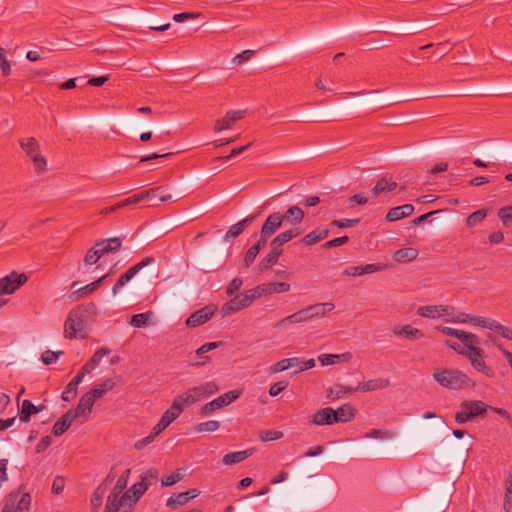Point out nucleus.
I'll return each mask as SVG.
<instances>
[{
    "instance_id": "3c124183",
    "label": "nucleus",
    "mask_w": 512,
    "mask_h": 512,
    "mask_svg": "<svg viewBox=\"0 0 512 512\" xmlns=\"http://www.w3.org/2000/svg\"><path fill=\"white\" fill-rule=\"evenodd\" d=\"M130 474H131V470L125 469L122 472V474L118 477L112 491H115L118 493H124L125 492L124 490L126 489L128 481H129Z\"/></svg>"
},
{
    "instance_id": "f03ea898",
    "label": "nucleus",
    "mask_w": 512,
    "mask_h": 512,
    "mask_svg": "<svg viewBox=\"0 0 512 512\" xmlns=\"http://www.w3.org/2000/svg\"><path fill=\"white\" fill-rule=\"evenodd\" d=\"M96 305L88 303L73 308L69 311L64 323V334L67 338L82 337L85 330V317L88 314L96 313Z\"/></svg>"
},
{
    "instance_id": "0e129e2a",
    "label": "nucleus",
    "mask_w": 512,
    "mask_h": 512,
    "mask_svg": "<svg viewBox=\"0 0 512 512\" xmlns=\"http://www.w3.org/2000/svg\"><path fill=\"white\" fill-rule=\"evenodd\" d=\"M259 252H260L259 245H253L247 250L245 257H244L245 267L248 268L254 262L257 255L259 254Z\"/></svg>"
},
{
    "instance_id": "9d476101",
    "label": "nucleus",
    "mask_w": 512,
    "mask_h": 512,
    "mask_svg": "<svg viewBox=\"0 0 512 512\" xmlns=\"http://www.w3.org/2000/svg\"><path fill=\"white\" fill-rule=\"evenodd\" d=\"M28 280L25 273L11 272L0 279V296L10 295L17 291Z\"/></svg>"
},
{
    "instance_id": "423d86ee",
    "label": "nucleus",
    "mask_w": 512,
    "mask_h": 512,
    "mask_svg": "<svg viewBox=\"0 0 512 512\" xmlns=\"http://www.w3.org/2000/svg\"><path fill=\"white\" fill-rule=\"evenodd\" d=\"M31 495L21 488L10 492L1 512H29Z\"/></svg>"
},
{
    "instance_id": "f257e3e1",
    "label": "nucleus",
    "mask_w": 512,
    "mask_h": 512,
    "mask_svg": "<svg viewBox=\"0 0 512 512\" xmlns=\"http://www.w3.org/2000/svg\"><path fill=\"white\" fill-rule=\"evenodd\" d=\"M445 344L458 354L466 357L477 372L482 373L488 378L494 377V369L490 367L484 359L485 351L480 347L481 339L479 336L476 337V343L473 342L466 348H462L459 344L449 340H447Z\"/></svg>"
},
{
    "instance_id": "13d9d810",
    "label": "nucleus",
    "mask_w": 512,
    "mask_h": 512,
    "mask_svg": "<svg viewBox=\"0 0 512 512\" xmlns=\"http://www.w3.org/2000/svg\"><path fill=\"white\" fill-rule=\"evenodd\" d=\"M105 495V488L103 486H98L91 495V505L94 509H97L101 506L103 497Z\"/></svg>"
},
{
    "instance_id": "20e7f679",
    "label": "nucleus",
    "mask_w": 512,
    "mask_h": 512,
    "mask_svg": "<svg viewBox=\"0 0 512 512\" xmlns=\"http://www.w3.org/2000/svg\"><path fill=\"white\" fill-rule=\"evenodd\" d=\"M218 390V385L214 381H209L188 389L184 393L176 396L174 400L179 403L182 409H184V407L191 406L202 399L215 394Z\"/></svg>"
},
{
    "instance_id": "4468645a",
    "label": "nucleus",
    "mask_w": 512,
    "mask_h": 512,
    "mask_svg": "<svg viewBox=\"0 0 512 512\" xmlns=\"http://www.w3.org/2000/svg\"><path fill=\"white\" fill-rule=\"evenodd\" d=\"M183 409L174 399L171 406L163 413L158 423L153 427L156 434L162 433L182 413Z\"/></svg>"
},
{
    "instance_id": "09e8293b",
    "label": "nucleus",
    "mask_w": 512,
    "mask_h": 512,
    "mask_svg": "<svg viewBox=\"0 0 512 512\" xmlns=\"http://www.w3.org/2000/svg\"><path fill=\"white\" fill-rule=\"evenodd\" d=\"M98 244L103 249L104 254L109 252H117L121 248L120 238H109L98 241Z\"/></svg>"
},
{
    "instance_id": "7ed1b4c3",
    "label": "nucleus",
    "mask_w": 512,
    "mask_h": 512,
    "mask_svg": "<svg viewBox=\"0 0 512 512\" xmlns=\"http://www.w3.org/2000/svg\"><path fill=\"white\" fill-rule=\"evenodd\" d=\"M433 379L445 389L459 390L474 386L471 378L459 369L438 368L433 372Z\"/></svg>"
},
{
    "instance_id": "e433bc0d",
    "label": "nucleus",
    "mask_w": 512,
    "mask_h": 512,
    "mask_svg": "<svg viewBox=\"0 0 512 512\" xmlns=\"http://www.w3.org/2000/svg\"><path fill=\"white\" fill-rule=\"evenodd\" d=\"M329 235V231L327 229H315L308 234H306L302 239L301 243L305 246L314 245L324 239H326Z\"/></svg>"
},
{
    "instance_id": "393cba45",
    "label": "nucleus",
    "mask_w": 512,
    "mask_h": 512,
    "mask_svg": "<svg viewBox=\"0 0 512 512\" xmlns=\"http://www.w3.org/2000/svg\"><path fill=\"white\" fill-rule=\"evenodd\" d=\"M283 223L282 213L273 212L267 216L261 230L264 231V234L272 236L281 228Z\"/></svg>"
},
{
    "instance_id": "c03bdc74",
    "label": "nucleus",
    "mask_w": 512,
    "mask_h": 512,
    "mask_svg": "<svg viewBox=\"0 0 512 512\" xmlns=\"http://www.w3.org/2000/svg\"><path fill=\"white\" fill-rule=\"evenodd\" d=\"M72 423H73L72 419L66 412L53 425L52 433L55 436H61L68 430V428L71 426Z\"/></svg>"
},
{
    "instance_id": "a878e982",
    "label": "nucleus",
    "mask_w": 512,
    "mask_h": 512,
    "mask_svg": "<svg viewBox=\"0 0 512 512\" xmlns=\"http://www.w3.org/2000/svg\"><path fill=\"white\" fill-rule=\"evenodd\" d=\"M352 359L351 352H344L341 354H320L318 356V361L321 366H332L340 363H349Z\"/></svg>"
},
{
    "instance_id": "9b49d317",
    "label": "nucleus",
    "mask_w": 512,
    "mask_h": 512,
    "mask_svg": "<svg viewBox=\"0 0 512 512\" xmlns=\"http://www.w3.org/2000/svg\"><path fill=\"white\" fill-rule=\"evenodd\" d=\"M155 258L146 257L122 274L112 287V294L115 296L119 291L144 267L154 264Z\"/></svg>"
},
{
    "instance_id": "bb28decb",
    "label": "nucleus",
    "mask_w": 512,
    "mask_h": 512,
    "mask_svg": "<svg viewBox=\"0 0 512 512\" xmlns=\"http://www.w3.org/2000/svg\"><path fill=\"white\" fill-rule=\"evenodd\" d=\"M302 233L299 228H290L285 231H282L277 236H275L271 243V247H275L276 249L283 250L282 246L292 239L296 238Z\"/></svg>"
},
{
    "instance_id": "b1692460",
    "label": "nucleus",
    "mask_w": 512,
    "mask_h": 512,
    "mask_svg": "<svg viewBox=\"0 0 512 512\" xmlns=\"http://www.w3.org/2000/svg\"><path fill=\"white\" fill-rule=\"evenodd\" d=\"M335 413L334 409L331 407H325L320 410H318L316 413H314L310 418V423L317 425V426H323V425H332L335 423Z\"/></svg>"
},
{
    "instance_id": "6e6d98bb",
    "label": "nucleus",
    "mask_w": 512,
    "mask_h": 512,
    "mask_svg": "<svg viewBox=\"0 0 512 512\" xmlns=\"http://www.w3.org/2000/svg\"><path fill=\"white\" fill-rule=\"evenodd\" d=\"M498 217L505 227H512V206H504L499 209Z\"/></svg>"
},
{
    "instance_id": "a18cd8bd",
    "label": "nucleus",
    "mask_w": 512,
    "mask_h": 512,
    "mask_svg": "<svg viewBox=\"0 0 512 512\" xmlns=\"http://www.w3.org/2000/svg\"><path fill=\"white\" fill-rule=\"evenodd\" d=\"M82 382V375H76L66 386L62 393L63 401H70L77 394L78 385Z\"/></svg>"
},
{
    "instance_id": "ddd939ff",
    "label": "nucleus",
    "mask_w": 512,
    "mask_h": 512,
    "mask_svg": "<svg viewBox=\"0 0 512 512\" xmlns=\"http://www.w3.org/2000/svg\"><path fill=\"white\" fill-rule=\"evenodd\" d=\"M241 395V392L238 390H232L222 394L221 396L215 398L214 400L206 403L202 406L200 413L202 415H207L217 409H220L226 405H229L236 399H238Z\"/></svg>"
},
{
    "instance_id": "f704fd0d",
    "label": "nucleus",
    "mask_w": 512,
    "mask_h": 512,
    "mask_svg": "<svg viewBox=\"0 0 512 512\" xmlns=\"http://www.w3.org/2000/svg\"><path fill=\"white\" fill-rule=\"evenodd\" d=\"M104 255L103 249L100 247L98 242H96L84 255L83 266L88 267L98 263Z\"/></svg>"
},
{
    "instance_id": "ea45409f",
    "label": "nucleus",
    "mask_w": 512,
    "mask_h": 512,
    "mask_svg": "<svg viewBox=\"0 0 512 512\" xmlns=\"http://www.w3.org/2000/svg\"><path fill=\"white\" fill-rule=\"evenodd\" d=\"M282 253L283 250L271 247V251L260 261L258 265L259 270L264 271L275 265Z\"/></svg>"
},
{
    "instance_id": "bf43d9fd",
    "label": "nucleus",
    "mask_w": 512,
    "mask_h": 512,
    "mask_svg": "<svg viewBox=\"0 0 512 512\" xmlns=\"http://www.w3.org/2000/svg\"><path fill=\"white\" fill-rule=\"evenodd\" d=\"M188 503V497L186 496V494L183 492V493H179L175 496H171L168 500H167V503L166 505L170 508H177L179 506H183L185 504Z\"/></svg>"
},
{
    "instance_id": "37998d69",
    "label": "nucleus",
    "mask_w": 512,
    "mask_h": 512,
    "mask_svg": "<svg viewBox=\"0 0 512 512\" xmlns=\"http://www.w3.org/2000/svg\"><path fill=\"white\" fill-rule=\"evenodd\" d=\"M356 392L355 388L346 385H337L326 389V397L330 399L341 398L347 394Z\"/></svg>"
},
{
    "instance_id": "58836bf2",
    "label": "nucleus",
    "mask_w": 512,
    "mask_h": 512,
    "mask_svg": "<svg viewBox=\"0 0 512 512\" xmlns=\"http://www.w3.org/2000/svg\"><path fill=\"white\" fill-rule=\"evenodd\" d=\"M397 188V183L392 179V177H382L380 178L374 188L372 189V193L377 196L384 192H390Z\"/></svg>"
},
{
    "instance_id": "6ab92c4d",
    "label": "nucleus",
    "mask_w": 512,
    "mask_h": 512,
    "mask_svg": "<svg viewBox=\"0 0 512 512\" xmlns=\"http://www.w3.org/2000/svg\"><path fill=\"white\" fill-rule=\"evenodd\" d=\"M388 268L387 264H381V263H372V264H366V265H360V266H351L346 268L343 271V275L351 276V277H358L365 274H372L375 272L383 271Z\"/></svg>"
},
{
    "instance_id": "49530a36",
    "label": "nucleus",
    "mask_w": 512,
    "mask_h": 512,
    "mask_svg": "<svg viewBox=\"0 0 512 512\" xmlns=\"http://www.w3.org/2000/svg\"><path fill=\"white\" fill-rule=\"evenodd\" d=\"M40 410L41 409L36 407L31 401L24 400L19 411V418L22 422H28L30 416L38 413Z\"/></svg>"
},
{
    "instance_id": "2f4dec72",
    "label": "nucleus",
    "mask_w": 512,
    "mask_h": 512,
    "mask_svg": "<svg viewBox=\"0 0 512 512\" xmlns=\"http://www.w3.org/2000/svg\"><path fill=\"white\" fill-rule=\"evenodd\" d=\"M302 360L298 357L282 359L269 367L270 373H280L290 368L300 367Z\"/></svg>"
},
{
    "instance_id": "f3484780",
    "label": "nucleus",
    "mask_w": 512,
    "mask_h": 512,
    "mask_svg": "<svg viewBox=\"0 0 512 512\" xmlns=\"http://www.w3.org/2000/svg\"><path fill=\"white\" fill-rule=\"evenodd\" d=\"M245 110H230L222 118L216 120L214 131L219 133L231 129L234 124L245 116Z\"/></svg>"
},
{
    "instance_id": "4c0bfd02",
    "label": "nucleus",
    "mask_w": 512,
    "mask_h": 512,
    "mask_svg": "<svg viewBox=\"0 0 512 512\" xmlns=\"http://www.w3.org/2000/svg\"><path fill=\"white\" fill-rule=\"evenodd\" d=\"M308 309L310 311L311 318L314 319L326 316L335 309V305L331 302L316 303L308 306Z\"/></svg>"
},
{
    "instance_id": "1a4fd4ad",
    "label": "nucleus",
    "mask_w": 512,
    "mask_h": 512,
    "mask_svg": "<svg viewBox=\"0 0 512 512\" xmlns=\"http://www.w3.org/2000/svg\"><path fill=\"white\" fill-rule=\"evenodd\" d=\"M130 500L126 498V493H118L111 491L107 496L104 512H132L134 509L133 505H129Z\"/></svg>"
},
{
    "instance_id": "c85d7f7f",
    "label": "nucleus",
    "mask_w": 512,
    "mask_h": 512,
    "mask_svg": "<svg viewBox=\"0 0 512 512\" xmlns=\"http://www.w3.org/2000/svg\"><path fill=\"white\" fill-rule=\"evenodd\" d=\"M150 483L146 481H139L133 484L129 489L125 491L126 498L130 500L129 505L135 506L141 496L148 490Z\"/></svg>"
},
{
    "instance_id": "c9c22d12",
    "label": "nucleus",
    "mask_w": 512,
    "mask_h": 512,
    "mask_svg": "<svg viewBox=\"0 0 512 512\" xmlns=\"http://www.w3.org/2000/svg\"><path fill=\"white\" fill-rule=\"evenodd\" d=\"M357 410L349 403L342 405L338 409L334 410L335 423L348 422L354 418Z\"/></svg>"
},
{
    "instance_id": "4be33fe9",
    "label": "nucleus",
    "mask_w": 512,
    "mask_h": 512,
    "mask_svg": "<svg viewBox=\"0 0 512 512\" xmlns=\"http://www.w3.org/2000/svg\"><path fill=\"white\" fill-rule=\"evenodd\" d=\"M107 276H108V274L103 275L99 279L71 292L68 296L70 301H72V302L79 301L80 299L86 297L87 295L94 293L100 287V285L102 284V282L105 280V278Z\"/></svg>"
},
{
    "instance_id": "79ce46f5",
    "label": "nucleus",
    "mask_w": 512,
    "mask_h": 512,
    "mask_svg": "<svg viewBox=\"0 0 512 512\" xmlns=\"http://www.w3.org/2000/svg\"><path fill=\"white\" fill-rule=\"evenodd\" d=\"M440 313H441L440 312V304L439 305H424V306L418 307V309H417V315H419L420 317H423V318H428V319H433V320L441 319Z\"/></svg>"
},
{
    "instance_id": "052dcab7",
    "label": "nucleus",
    "mask_w": 512,
    "mask_h": 512,
    "mask_svg": "<svg viewBox=\"0 0 512 512\" xmlns=\"http://www.w3.org/2000/svg\"><path fill=\"white\" fill-rule=\"evenodd\" d=\"M283 432L278 430H267L259 434V438L263 442L278 440L283 437Z\"/></svg>"
},
{
    "instance_id": "5fc2aeb1",
    "label": "nucleus",
    "mask_w": 512,
    "mask_h": 512,
    "mask_svg": "<svg viewBox=\"0 0 512 512\" xmlns=\"http://www.w3.org/2000/svg\"><path fill=\"white\" fill-rule=\"evenodd\" d=\"M94 404L95 401L87 393H84L80 397L77 406L91 416Z\"/></svg>"
},
{
    "instance_id": "5701e85b",
    "label": "nucleus",
    "mask_w": 512,
    "mask_h": 512,
    "mask_svg": "<svg viewBox=\"0 0 512 512\" xmlns=\"http://www.w3.org/2000/svg\"><path fill=\"white\" fill-rule=\"evenodd\" d=\"M215 309L206 306L203 307L197 311H195L193 314H191L187 320L186 325L189 327H197L204 323H206L213 315H214Z\"/></svg>"
},
{
    "instance_id": "412c9836",
    "label": "nucleus",
    "mask_w": 512,
    "mask_h": 512,
    "mask_svg": "<svg viewBox=\"0 0 512 512\" xmlns=\"http://www.w3.org/2000/svg\"><path fill=\"white\" fill-rule=\"evenodd\" d=\"M391 385V382L388 378L379 377L370 379L367 381L360 382L357 387H355L356 392H372L377 390H383L388 388Z\"/></svg>"
},
{
    "instance_id": "a211bd4d",
    "label": "nucleus",
    "mask_w": 512,
    "mask_h": 512,
    "mask_svg": "<svg viewBox=\"0 0 512 512\" xmlns=\"http://www.w3.org/2000/svg\"><path fill=\"white\" fill-rule=\"evenodd\" d=\"M310 320H312V318H311L310 311H309L308 306H307L305 308H302V309L294 312L293 314H290V315L280 319L275 324V328L283 329V328H286L289 325L299 324V323L307 322V321H310Z\"/></svg>"
},
{
    "instance_id": "69168bd1",
    "label": "nucleus",
    "mask_w": 512,
    "mask_h": 512,
    "mask_svg": "<svg viewBox=\"0 0 512 512\" xmlns=\"http://www.w3.org/2000/svg\"><path fill=\"white\" fill-rule=\"evenodd\" d=\"M365 438L372 439H390L392 437L391 432L385 429H374L370 432H367L364 436Z\"/></svg>"
},
{
    "instance_id": "338daca9",
    "label": "nucleus",
    "mask_w": 512,
    "mask_h": 512,
    "mask_svg": "<svg viewBox=\"0 0 512 512\" xmlns=\"http://www.w3.org/2000/svg\"><path fill=\"white\" fill-rule=\"evenodd\" d=\"M63 354V351H51V350H47L45 351L42 356H41V360L43 361L44 364L46 365H50V364H53L55 363L59 356Z\"/></svg>"
},
{
    "instance_id": "473e14b6",
    "label": "nucleus",
    "mask_w": 512,
    "mask_h": 512,
    "mask_svg": "<svg viewBox=\"0 0 512 512\" xmlns=\"http://www.w3.org/2000/svg\"><path fill=\"white\" fill-rule=\"evenodd\" d=\"M305 213L298 206H290L284 213H282L283 221L292 225L300 224L304 219Z\"/></svg>"
},
{
    "instance_id": "cd10ccee",
    "label": "nucleus",
    "mask_w": 512,
    "mask_h": 512,
    "mask_svg": "<svg viewBox=\"0 0 512 512\" xmlns=\"http://www.w3.org/2000/svg\"><path fill=\"white\" fill-rule=\"evenodd\" d=\"M115 385L116 383L113 379H106L103 382L94 385L86 393L96 402L97 400L104 397L106 393L111 391Z\"/></svg>"
},
{
    "instance_id": "39448f33",
    "label": "nucleus",
    "mask_w": 512,
    "mask_h": 512,
    "mask_svg": "<svg viewBox=\"0 0 512 512\" xmlns=\"http://www.w3.org/2000/svg\"><path fill=\"white\" fill-rule=\"evenodd\" d=\"M19 146L33 163L34 171L42 174L47 170V159L40 151V145L35 137H26L18 140Z\"/></svg>"
},
{
    "instance_id": "aec40b11",
    "label": "nucleus",
    "mask_w": 512,
    "mask_h": 512,
    "mask_svg": "<svg viewBox=\"0 0 512 512\" xmlns=\"http://www.w3.org/2000/svg\"><path fill=\"white\" fill-rule=\"evenodd\" d=\"M392 333L396 337H403L410 341H417L424 338V332L410 324L396 325L392 328Z\"/></svg>"
},
{
    "instance_id": "0eeeda50",
    "label": "nucleus",
    "mask_w": 512,
    "mask_h": 512,
    "mask_svg": "<svg viewBox=\"0 0 512 512\" xmlns=\"http://www.w3.org/2000/svg\"><path fill=\"white\" fill-rule=\"evenodd\" d=\"M441 319L454 324H466L474 327L478 315L457 309L449 304H440Z\"/></svg>"
},
{
    "instance_id": "2eb2a0df",
    "label": "nucleus",
    "mask_w": 512,
    "mask_h": 512,
    "mask_svg": "<svg viewBox=\"0 0 512 512\" xmlns=\"http://www.w3.org/2000/svg\"><path fill=\"white\" fill-rule=\"evenodd\" d=\"M474 327H481V328H486L489 330L496 331L503 338L512 340V329H510L509 327H507L503 324H500L496 320H493L490 318H485L482 316H477Z\"/></svg>"
},
{
    "instance_id": "603ef678",
    "label": "nucleus",
    "mask_w": 512,
    "mask_h": 512,
    "mask_svg": "<svg viewBox=\"0 0 512 512\" xmlns=\"http://www.w3.org/2000/svg\"><path fill=\"white\" fill-rule=\"evenodd\" d=\"M151 315L152 314L150 312L135 314L131 317L129 324L135 328L144 327V326H146Z\"/></svg>"
},
{
    "instance_id": "de8ad7c7",
    "label": "nucleus",
    "mask_w": 512,
    "mask_h": 512,
    "mask_svg": "<svg viewBox=\"0 0 512 512\" xmlns=\"http://www.w3.org/2000/svg\"><path fill=\"white\" fill-rule=\"evenodd\" d=\"M487 216V210L480 209L471 213L465 220L467 228H474L482 224Z\"/></svg>"
},
{
    "instance_id": "774afa93",
    "label": "nucleus",
    "mask_w": 512,
    "mask_h": 512,
    "mask_svg": "<svg viewBox=\"0 0 512 512\" xmlns=\"http://www.w3.org/2000/svg\"><path fill=\"white\" fill-rule=\"evenodd\" d=\"M489 339L494 343V345L498 348V350L502 353L504 358L506 359L507 363L509 364L511 370H512V352L508 351L503 347L501 343L497 341L495 337L492 335H489Z\"/></svg>"
},
{
    "instance_id": "dca6fc26",
    "label": "nucleus",
    "mask_w": 512,
    "mask_h": 512,
    "mask_svg": "<svg viewBox=\"0 0 512 512\" xmlns=\"http://www.w3.org/2000/svg\"><path fill=\"white\" fill-rule=\"evenodd\" d=\"M436 329L446 336L455 337L460 340V342L463 344L462 348H466L469 344H472L473 341L476 343V337L478 336L472 332L452 328L449 326H438Z\"/></svg>"
},
{
    "instance_id": "a19ab883",
    "label": "nucleus",
    "mask_w": 512,
    "mask_h": 512,
    "mask_svg": "<svg viewBox=\"0 0 512 512\" xmlns=\"http://www.w3.org/2000/svg\"><path fill=\"white\" fill-rule=\"evenodd\" d=\"M252 454L251 450L235 451L224 455L222 462L224 465L230 466L240 463Z\"/></svg>"
},
{
    "instance_id": "c756f323",
    "label": "nucleus",
    "mask_w": 512,
    "mask_h": 512,
    "mask_svg": "<svg viewBox=\"0 0 512 512\" xmlns=\"http://www.w3.org/2000/svg\"><path fill=\"white\" fill-rule=\"evenodd\" d=\"M413 211L414 207L411 204H404L398 207H394L388 211L386 215V220L389 222H394L410 216L413 213Z\"/></svg>"
},
{
    "instance_id": "6e6552de",
    "label": "nucleus",
    "mask_w": 512,
    "mask_h": 512,
    "mask_svg": "<svg viewBox=\"0 0 512 512\" xmlns=\"http://www.w3.org/2000/svg\"><path fill=\"white\" fill-rule=\"evenodd\" d=\"M486 410L487 405L480 400L464 401L460 405V411L455 414V421L458 424L466 423L472 418L484 414Z\"/></svg>"
},
{
    "instance_id": "864d4df0",
    "label": "nucleus",
    "mask_w": 512,
    "mask_h": 512,
    "mask_svg": "<svg viewBox=\"0 0 512 512\" xmlns=\"http://www.w3.org/2000/svg\"><path fill=\"white\" fill-rule=\"evenodd\" d=\"M94 404L95 401L87 393H84L80 397L77 406L91 416Z\"/></svg>"
},
{
    "instance_id": "f8f14e48",
    "label": "nucleus",
    "mask_w": 512,
    "mask_h": 512,
    "mask_svg": "<svg viewBox=\"0 0 512 512\" xmlns=\"http://www.w3.org/2000/svg\"><path fill=\"white\" fill-rule=\"evenodd\" d=\"M254 295L250 290L236 295L223 305L222 310L224 314L229 315L249 307L255 300Z\"/></svg>"
},
{
    "instance_id": "e2e57ef3",
    "label": "nucleus",
    "mask_w": 512,
    "mask_h": 512,
    "mask_svg": "<svg viewBox=\"0 0 512 512\" xmlns=\"http://www.w3.org/2000/svg\"><path fill=\"white\" fill-rule=\"evenodd\" d=\"M159 434H156V430H154V428L152 429V432L142 438V439H139L135 442L134 444V447L136 450H142L143 448H145L147 445H149L150 443H152L154 441V439L158 436Z\"/></svg>"
},
{
    "instance_id": "7c9ffc66",
    "label": "nucleus",
    "mask_w": 512,
    "mask_h": 512,
    "mask_svg": "<svg viewBox=\"0 0 512 512\" xmlns=\"http://www.w3.org/2000/svg\"><path fill=\"white\" fill-rule=\"evenodd\" d=\"M256 217V214L251 215L232 225L224 236L225 240L238 237L255 220Z\"/></svg>"
},
{
    "instance_id": "680f3d73",
    "label": "nucleus",
    "mask_w": 512,
    "mask_h": 512,
    "mask_svg": "<svg viewBox=\"0 0 512 512\" xmlns=\"http://www.w3.org/2000/svg\"><path fill=\"white\" fill-rule=\"evenodd\" d=\"M109 353H110V349H108L106 347H102V348L98 349L93 354V356L90 358V360L88 362L92 367L96 368L98 366V364L100 363V361L102 360V358L104 356H107Z\"/></svg>"
},
{
    "instance_id": "8fccbe9b",
    "label": "nucleus",
    "mask_w": 512,
    "mask_h": 512,
    "mask_svg": "<svg viewBox=\"0 0 512 512\" xmlns=\"http://www.w3.org/2000/svg\"><path fill=\"white\" fill-rule=\"evenodd\" d=\"M67 414L70 416L73 422H78L83 424L90 419V415L80 409V407L76 406L75 408L69 409Z\"/></svg>"
},
{
    "instance_id": "4d7b16f0",
    "label": "nucleus",
    "mask_w": 512,
    "mask_h": 512,
    "mask_svg": "<svg viewBox=\"0 0 512 512\" xmlns=\"http://www.w3.org/2000/svg\"><path fill=\"white\" fill-rule=\"evenodd\" d=\"M220 428V423L216 420H209L197 424L194 429L197 432H215Z\"/></svg>"
},
{
    "instance_id": "72a5a7b5",
    "label": "nucleus",
    "mask_w": 512,
    "mask_h": 512,
    "mask_svg": "<svg viewBox=\"0 0 512 512\" xmlns=\"http://www.w3.org/2000/svg\"><path fill=\"white\" fill-rule=\"evenodd\" d=\"M419 255L416 248L406 247L399 249L393 253V259L397 263H408L415 260Z\"/></svg>"
}]
</instances>
